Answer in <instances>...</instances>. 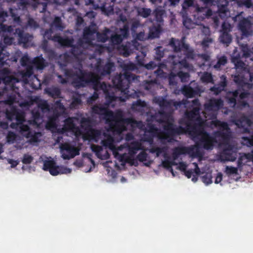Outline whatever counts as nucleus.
Returning <instances> with one entry per match:
<instances>
[{"instance_id": "774afa93", "label": "nucleus", "mask_w": 253, "mask_h": 253, "mask_svg": "<svg viewBox=\"0 0 253 253\" xmlns=\"http://www.w3.org/2000/svg\"><path fill=\"white\" fill-rule=\"evenodd\" d=\"M155 136L153 134H149L148 135L147 130L145 131L143 139L144 141L152 143L153 141V137Z\"/></svg>"}, {"instance_id": "0eeeda50", "label": "nucleus", "mask_w": 253, "mask_h": 253, "mask_svg": "<svg viewBox=\"0 0 253 253\" xmlns=\"http://www.w3.org/2000/svg\"><path fill=\"white\" fill-rule=\"evenodd\" d=\"M135 75L130 72H125L124 74L115 76L112 79L114 86L122 92H126L129 87L131 82L136 79Z\"/></svg>"}, {"instance_id": "4468645a", "label": "nucleus", "mask_w": 253, "mask_h": 253, "mask_svg": "<svg viewBox=\"0 0 253 253\" xmlns=\"http://www.w3.org/2000/svg\"><path fill=\"white\" fill-rule=\"evenodd\" d=\"M237 157V151L232 145L224 146L221 153L220 158L222 161L234 162Z\"/></svg>"}, {"instance_id": "f03ea898", "label": "nucleus", "mask_w": 253, "mask_h": 253, "mask_svg": "<svg viewBox=\"0 0 253 253\" xmlns=\"http://www.w3.org/2000/svg\"><path fill=\"white\" fill-rule=\"evenodd\" d=\"M192 140L195 142V147L197 148H203L207 150L213 149L214 144L217 142L215 137L211 136L201 126L188 132Z\"/></svg>"}, {"instance_id": "37998d69", "label": "nucleus", "mask_w": 253, "mask_h": 253, "mask_svg": "<svg viewBox=\"0 0 253 253\" xmlns=\"http://www.w3.org/2000/svg\"><path fill=\"white\" fill-rule=\"evenodd\" d=\"M234 82L238 85L243 86L245 84L244 77L241 75H235L233 78Z\"/></svg>"}, {"instance_id": "39448f33", "label": "nucleus", "mask_w": 253, "mask_h": 253, "mask_svg": "<svg viewBox=\"0 0 253 253\" xmlns=\"http://www.w3.org/2000/svg\"><path fill=\"white\" fill-rule=\"evenodd\" d=\"M184 103L181 101H175L173 99L168 100L159 97V116L163 115V118H173L174 111L180 107Z\"/></svg>"}, {"instance_id": "0e129e2a", "label": "nucleus", "mask_w": 253, "mask_h": 253, "mask_svg": "<svg viewBox=\"0 0 253 253\" xmlns=\"http://www.w3.org/2000/svg\"><path fill=\"white\" fill-rule=\"evenodd\" d=\"M148 156L147 153L144 151L141 152L136 157L137 160L141 162H144L146 160Z\"/></svg>"}, {"instance_id": "f3484780", "label": "nucleus", "mask_w": 253, "mask_h": 253, "mask_svg": "<svg viewBox=\"0 0 253 253\" xmlns=\"http://www.w3.org/2000/svg\"><path fill=\"white\" fill-rule=\"evenodd\" d=\"M126 147L128 149L129 157L128 160L132 161L133 164V161L135 160L133 158L137 152L141 150H143V146L141 142L138 141L131 142L130 144H126Z\"/></svg>"}, {"instance_id": "69168bd1", "label": "nucleus", "mask_w": 253, "mask_h": 253, "mask_svg": "<svg viewBox=\"0 0 253 253\" xmlns=\"http://www.w3.org/2000/svg\"><path fill=\"white\" fill-rule=\"evenodd\" d=\"M231 31V26L229 23H225L224 22L221 26V32L222 33H229Z\"/></svg>"}, {"instance_id": "09e8293b", "label": "nucleus", "mask_w": 253, "mask_h": 253, "mask_svg": "<svg viewBox=\"0 0 253 253\" xmlns=\"http://www.w3.org/2000/svg\"><path fill=\"white\" fill-rule=\"evenodd\" d=\"M10 13L11 17L13 19L14 23H16L19 25H21L22 23L21 19L17 14H15L12 8L10 9Z\"/></svg>"}, {"instance_id": "393cba45", "label": "nucleus", "mask_w": 253, "mask_h": 253, "mask_svg": "<svg viewBox=\"0 0 253 253\" xmlns=\"http://www.w3.org/2000/svg\"><path fill=\"white\" fill-rule=\"evenodd\" d=\"M101 144L105 148H108L113 151H115L117 150H121L122 149L120 147L117 149L114 144V139L113 137L110 135H107L106 138L101 141Z\"/></svg>"}, {"instance_id": "aec40b11", "label": "nucleus", "mask_w": 253, "mask_h": 253, "mask_svg": "<svg viewBox=\"0 0 253 253\" xmlns=\"http://www.w3.org/2000/svg\"><path fill=\"white\" fill-rule=\"evenodd\" d=\"M102 132L99 129L91 128L83 135L84 140H92L97 142L100 139Z\"/></svg>"}, {"instance_id": "b1692460", "label": "nucleus", "mask_w": 253, "mask_h": 253, "mask_svg": "<svg viewBox=\"0 0 253 253\" xmlns=\"http://www.w3.org/2000/svg\"><path fill=\"white\" fill-rule=\"evenodd\" d=\"M53 41L58 42L62 46L70 47L73 43V40L68 38H63L58 34L53 36Z\"/></svg>"}, {"instance_id": "a211bd4d", "label": "nucleus", "mask_w": 253, "mask_h": 253, "mask_svg": "<svg viewBox=\"0 0 253 253\" xmlns=\"http://www.w3.org/2000/svg\"><path fill=\"white\" fill-rule=\"evenodd\" d=\"M91 112L93 114L100 116L106 121L113 115V113L112 111L100 105H94L91 108Z\"/></svg>"}, {"instance_id": "de8ad7c7", "label": "nucleus", "mask_w": 253, "mask_h": 253, "mask_svg": "<svg viewBox=\"0 0 253 253\" xmlns=\"http://www.w3.org/2000/svg\"><path fill=\"white\" fill-rule=\"evenodd\" d=\"M54 107V109H56V110L58 111L59 110L62 113H64L65 111V107L60 100H58L55 102Z\"/></svg>"}, {"instance_id": "864d4df0", "label": "nucleus", "mask_w": 253, "mask_h": 253, "mask_svg": "<svg viewBox=\"0 0 253 253\" xmlns=\"http://www.w3.org/2000/svg\"><path fill=\"white\" fill-rule=\"evenodd\" d=\"M162 165L164 168H166V169H167L171 172L173 176L175 175L173 169L171 167V164H170V161L168 160H166L163 162Z\"/></svg>"}, {"instance_id": "c03bdc74", "label": "nucleus", "mask_w": 253, "mask_h": 253, "mask_svg": "<svg viewBox=\"0 0 253 253\" xmlns=\"http://www.w3.org/2000/svg\"><path fill=\"white\" fill-rule=\"evenodd\" d=\"M202 181L207 185L212 183V175L211 173L207 172L205 173L202 177Z\"/></svg>"}, {"instance_id": "20e7f679", "label": "nucleus", "mask_w": 253, "mask_h": 253, "mask_svg": "<svg viewBox=\"0 0 253 253\" xmlns=\"http://www.w3.org/2000/svg\"><path fill=\"white\" fill-rule=\"evenodd\" d=\"M233 123L238 127L243 129V133H247L249 136L242 137L243 144L248 147L253 146V129L250 130L246 126H250L253 124L252 120L247 116L243 115L239 118L234 119Z\"/></svg>"}, {"instance_id": "c9c22d12", "label": "nucleus", "mask_w": 253, "mask_h": 253, "mask_svg": "<svg viewBox=\"0 0 253 253\" xmlns=\"http://www.w3.org/2000/svg\"><path fill=\"white\" fill-rule=\"evenodd\" d=\"M121 53L125 57H128L131 53L129 46L126 45L122 44L119 47Z\"/></svg>"}, {"instance_id": "f8f14e48", "label": "nucleus", "mask_w": 253, "mask_h": 253, "mask_svg": "<svg viewBox=\"0 0 253 253\" xmlns=\"http://www.w3.org/2000/svg\"><path fill=\"white\" fill-rule=\"evenodd\" d=\"M76 119L74 117H68L64 121V125L61 128L60 132L62 133L66 132H72L76 136H79L82 134V131L79 126H77L74 121Z\"/></svg>"}, {"instance_id": "603ef678", "label": "nucleus", "mask_w": 253, "mask_h": 253, "mask_svg": "<svg viewBox=\"0 0 253 253\" xmlns=\"http://www.w3.org/2000/svg\"><path fill=\"white\" fill-rule=\"evenodd\" d=\"M16 137V134L14 132L10 131L6 136L7 141L9 143H13L15 141Z\"/></svg>"}, {"instance_id": "5fc2aeb1", "label": "nucleus", "mask_w": 253, "mask_h": 253, "mask_svg": "<svg viewBox=\"0 0 253 253\" xmlns=\"http://www.w3.org/2000/svg\"><path fill=\"white\" fill-rule=\"evenodd\" d=\"M183 24L186 28L190 29L193 27V23L190 18L186 17L183 19Z\"/></svg>"}, {"instance_id": "bb28decb", "label": "nucleus", "mask_w": 253, "mask_h": 253, "mask_svg": "<svg viewBox=\"0 0 253 253\" xmlns=\"http://www.w3.org/2000/svg\"><path fill=\"white\" fill-rule=\"evenodd\" d=\"M182 94L187 98H192L198 94V90L194 89L189 85H185L182 88Z\"/></svg>"}, {"instance_id": "052dcab7", "label": "nucleus", "mask_w": 253, "mask_h": 253, "mask_svg": "<svg viewBox=\"0 0 253 253\" xmlns=\"http://www.w3.org/2000/svg\"><path fill=\"white\" fill-rule=\"evenodd\" d=\"M146 103L144 101H142L141 99H138L136 101L134 102L132 105V108L133 109H136L137 107H144L146 106Z\"/></svg>"}, {"instance_id": "2f4dec72", "label": "nucleus", "mask_w": 253, "mask_h": 253, "mask_svg": "<svg viewBox=\"0 0 253 253\" xmlns=\"http://www.w3.org/2000/svg\"><path fill=\"white\" fill-rule=\"evenodd\" d=\"M40 134V132H36L32 130L26 134V138H29L30 142L36 143L39 141V136Z\"/></svg>"}, {"instance_id": "ddd939ff", "label": "nucleus", "mask_w": 253, "mask_h": 253, "mask_svg": "<svg viewBox=\"0 0 253 253\" xmlns=\"http://www.w3.org/2000/svg\"><path fill=\"white\" fill-rule=\"evenodd\" d=\"M238 29L243 37H249L253 34V26L252 22L248 18H244L238 23Z\"/></svg>"}, {"instance_id": "680f3d73", "label": "nucleus", "mask_w": 253, "mask_h": 253, "mask_svg": "<svg viewBox=\"0 0 253 253\" xmlns=\"http://www.w3.org/2000/svg\"><path fill=\"white\" fill-rule=\"evenodd\" d=\"M45 126L48 129H54L57 128V125L56 122L48 119Z\"/></svg>"}, {"instance_id": "e433bc0d", "label": "nucleus", "mask_w": 253, "mask_h": 253, "mask_svg": "<svg viewBox=\"0 0 253 253\" xmlns=\"http://www.w3.org/2000/svg\"><path fill=\"white\" fill-rule=\"evenodd\" d=\"M155 74H156V79H155L154 81H148L145 83L144 85V88L146 90H150L151 89H152L154 85V83L157 82V79L158 76V68L155 71Z\"/></svg>"}, {"instance_id": "3c124183", "label": "nucleus", "mask_w": 253, "mask_h": 253, "mask_svg": "<svg viewBox=\"0 0 253 253\" xmlns=\"http://www.w3.org/2000/svg\"><path fill=\"white\" fill-rule=\"evenodd\" d=\"M151 10L149 8H142L138 11V14L144 18L148 17L151 14Z\"/></svg>"}, {"instance_id": "8fccbe9b", "label": "nucleus", "mask_w": 253, "mask_h": 253, "mask_svg": "<svg viewBox=\"0 0 253 253\" xmlns=\"http://www.w3.org/2000/svg\"><path fill=\"white\" fill-rule=\"evenodd\" d=\"M38 107L41 109L42 112H47L50 110L49 105L45 100L42 101L38 104Z\"/></svg>"}, {"instance_id": "dca6fc26", "label": "nucleus", "mask_w": 253, "mask_h": 253, "mask_svg": "<svg viewBox=\"0 0 253 253\" xmlns=\"http://www.w3.org/2000/svg\"><path fill=\"white\" fill-rule=\"evenodd\" d=\"M64 71L65 76L67 78H71L76 77L74 80V83L76 84V85L78 87H80V84L81 83L80 80L81 77H82L83 75H85L87 72V71L84 70L82 67L78 69V70L76 71H74L72 69H64Z\"/></svg>"}, {"instance_id": "13d9d810", "label": "nucleus", "mask_w": 253, "mask_h": 253, "mask_svg": "<svg viewBox=\"0 0 253 253\" xmlns=\"http://www.w3.org/2000/svg\"><path fill=\"white\" fill-rule=\"evenodd\" d=\"M140 26V22L138 21H134L132 23L130 30L133 36L135 35L137 29Z\"/></svg>"}, {"instance_id": "6e6d98bb", "label": "nucleus", "mask_w": 253, "mask_h": 253, "mask_svg": "<svg viewBox=\"0 0 253 253\" xmlns=\"http://www.w3.org/2000/svg\"><path fill=\"white\" fill-rule=\"evenodd\" d=\"M9 73V71L7 69L4 68L2 70L1 74L4 76V78L3 79L4 82L9 83L11 81V78L10 77L8 76Z\"/></svg>"}, {"instance_id": "49530a36", "label": "nucleus", "mask_w": 253, "mask_h": 253, "mask_svg": "<svg viewBox=\"0 0 253 253\" xmlns=\"http://www.w3.org/2000/svg\"><path fill=\"white\" fill-rule=\"evenodd\" d=\"M177 76L181 79L182 82H186L190 77L189 74L182 71H179L177 73Z\"/></svg>"}, {"instance_id": "423d86ee", "label": "nucleus", "mask_w": 253, "mask_h": 253, "mask_svg": "<svg viewBox=\"0 0 253 253\" xmlns=\"http://www.w3.org/2000/svg\"><path fill=\"white\" fill-rule=\"evenodd\" d=\"M200 108L193 107L192 109L185 113V116L188 121L185 123L187 132L201 126H204L205 121L200 115Z\"/></svg>"}, {"instance_id": "4c0bfd02", "label": "nucleus", "mask_w": 253, "mask_h": 253, "mask_svg": "<svg viewBox=\"0 0 253 253\" xmlns=\"http://www.w3.org/2000/svg\"><path fill=\"white\" fill-rule=\"evenodd\" d=\"M0 29L3 32H7L9 34L13 33L15 34V32H14V26L11 25L8 26L6 24H3V23H0Z\"/></svg>"}, {"instance_id": "ea45409f", "label": "nucleus", "mask_w": 253, "mask_h": 253, "mask_svg": "<svg viewBox=\"0 0 253 253\" xmlns=\"http://www.w3.org/2000/svg\"><path fill=\"white\" fill-rule=\"evenodd\" d=\"M82 103L81 96L79 94L76 95H73L72 97V101L71 105L72 107L75 108L78 105H80Z\"/></svg>"}, {"instance_id": "1a4fd4ad", "label": "nucleus", "mask_w": 253, "mask_h": 253, "mask_svg": "<svg viewBox=\"0 0 253 253\" xmlns=\"http://www.w3.org/2000/svg\"><path fill=\"white\" fill-rule=\"evenodd\" d=\"M100 76L93 72L87 71L85 75H83L80 78L81 83L80 87H85L86 85L91 84L93 88L95 91L100 90Z\"/></svg>"}, {"instance_id": "5701e85b", "label": "nucleus", "mask_w": 253, "mask_h": 253, "mask_svg": "<svg viewBox=\"0 0 253 253\" xmlns=\"http://www.w3.org/2000/svg\"><path fill=\"white\" fill-rule=\"evenodd\" d=\"M14 33H16L18 37V42L23 43L25 46L27 45L32 40L33 37L28 33H25L22 29L16 28Z\"/></svg>"}, {"instance_id": "e2e57ef3", "label": "nucleus", "mask_w": 253, "mask_h": 253, "mask_svg": "<svg viewBox=\"0 0 253 253\" xmlns=\"http://www.w3.org/2000/svg\"><path fill=\"white\" fill-rule=\"evenodd\" d=\"M176 75L172 72H171L169 76V82L170 85H176L177 82L175 80Z\"/></svg>"}, {"instance_id": "9b49d317", "label": "nucleus", "mask_w": 253, "mask_h": 253, "mask_svg": "<svg viewBox=\"0 0 253 253\" xmlns=\"http://www.w3.org/2000/svg\"><path fill=\"white\" fill-rule=\"evenodd\" d=\"M102 63V60L100 58H98L96 63L94 65V70L99 76L110 75L114 67V63L109 61L104 65H103Z\"/></svg>"}, {"instance_id": "4d7b16f0", "label": "nucleus", "mask_w": 253, "mask_h": 253, "mask_svg": "<svg viewBox=\"0 0 253 253\" xmlns=\"http://www.w3.org/2000/svg\"><path fill=\"white\" fill-rule=\"evenodd\" d=\"M238 169L237 168L226 166L225 169V172L228 175H231L234 174H237Z\"/></svg>"}, {"instance_id": "9d476101", "label": "nucleus", "mask_w": 253, "mask_h": 253, "mask_svg": "<svg viewBox=\"0 0 253 253\" xmlns=\"http://www.w3.org/2000/svg\"><path fill=\"white\" fill-rule=\"evenodd\" d=\"M43 169L48 171L50 174L53 176L71 172V169L69 168L57 166L56 162L53 160H45L43 162Z\"/></svg>"}, {"instance_id": "a19ab883", "label": "nucleus", "mask_w": 253, "mask_h": 253, "mask_svg": "<svg viewBox=\"0 0 253 253\" xmlns=\"http://www.w3.org/2000/svg\"><path fill=\"white\" fill-rule=\"evenodd\" d=\"M32 130L30 129L29 126L27 125L22 124L19 126V132L21 135L26 137V134L28 132H31Z\"/></svg>"}, {"instance_id": "338daca9", "label": "nucleus", "mask_w": 253, "mask_h": 253, "mask_svg": "<svg viewBox=\"0 0 253 253\" xmlns=\"http://www.w3.org/2000/svg\"><path fill=\"white\" fill-rule=\"evenodd\" d=\"M33 160V157L28 154H24L22 162L24 164H30Z\"/></svg>"}, {"instance_id": "6ab92c4d", "label": "nucleus", "mask_w": 253, "mask_h": 253, "mask_svg": "<svg viewBox=\"0 0 253 253\" xmlns=\"http://www.w3.org/2000/svg\"><path fill=\"white\" fill-rule=\"evenodd\" d=\"M193 151L192 147L178 146L173 148L171 156L174 160H176L181 155L193 154Z\"/></svg>"}, {"instance_id": "2eb2a0df", "label": "nucleus", "mask_w": 253, "mask_h": 253, "mask_svg": "<svg viewBox=\"0 0 253 253\" xmlns=\"http://www.w3.org/2000/svg\"><path fill=\"white\" fill-rule=\"evenodd\" d=\"M62 157L64 160H69L79 154V150L68 143H64L60 146Z\"/></svg>"}, {"instance_id": "4be33fe9", "label": "nucleus", "mask_w": 253, "mask_h": 253, "mask_svg": "<svg viewBox=\"0 0 253 253\" xmlns=\"http://www.w3.org/2000/svg\"><path fill=\"white\" fill-rule=\"evenodd\" d=\"M214 134L215 137L221 138V143L224 146L231 145L230 144V141L231 138L230 130H218L215 132Z\"/></svg>"}, {"instance_id": "58836bf2", "label": "nucleus", "mask_w": 253, "mask_h": 253, "mask_svg": "<svg viewBox=\"0 0 253 253\" xmlns=\"http://www.w3.org/2000/svg\"><path fill=\"white\" fill-rule=\"evenodd\" d=\"M201 79L203 83H210L213 81L212 76L211 73L204 72L202 76Z\"/></svg>"}, {"instance_id": "72a5a7b5", "label": "nucleus", "mask_w": 253, "mask_h": 253, "mask_svg": "<svg viewBox=\"0 0 253 253\" xmlns=\"http://www.w3.org/2000/svg\"><path fill=\"white\" fill-rule=\"evenodd\" d=\"M220 41L224 44L228 45L232 40V36L230 34L226 33H222L219 37Z\"/></svg>"}, {"instance_id": "7ed1b4c3", "label": "nucleus", "mask_w": 253, "mask_h": 253, "mask_svg": "<svg viewBox=\"0 0 253 253\" xmlns=\"http://www.w3.org/2000/svg\"><path fill=\"white\" fill-rule=\"evenodd\" d=\"M162 123H164L163 130L161 132L159 129V140L161 139V133H163L165 138L170 141L176 136L187 132L186 128L174 124V118H164L163 120L159 118V124Z\"/></svg>"}, {"instance_id": "412c9836", "label": "nucleus", "mask_w": 253, "mask_h": 253, "mask_svg": "<svg viewBox=\"0 0 253 253\" xmlns=\"http://www.w3.org/2000/svg\"><path fill=\"white\" fill-rule=\"evenodd\" d=\"M223 106V101L221 99L212 98L205 104V108L209 111H216L221 108Z\"/></svg>"}, {"instance_id": "cd10ccee", "label": "nucleus", "mask_w": 253, "mask_h": 253, "mask_svg": "<svg viewBox=\"0 0 253 253\" xmlns=\"http://www.w3.org/2000/svg\"><path fill=\"white\" fill-rule=\"evenodd\" d=\"M46 93L54 99L61 97V91L58 87L52 86L45 89Z\"/></svg>"}, {"instance_id": "6e6552de", "label": "nucleus", "mask_w": 253, "mask_h": 253, "mask_svg": "<svg viewBox=\"0 0 253 253\" xmlns=\"http://www.w3.org/2000/svg\"><path fill=\"white\" fill-rule=\"evenodd\" d=\"M169 45L173 48L174 52H179L182 50L185 59H193L194 58V51L190 48L189 44L185 43L184 37H182L180 40L173 38H171Z\"/></svg>"}, {"instance_id": "79ce46f5", "label": "nucleus", "mask_w": 253, "mask_h": 253, "mask_svg": "<svg viewBox=\"0 0 253 253\" xmlns=\"http://www.w3.org/2000/svg\"><path fill=\"white\" fill-rule=\"evenodd\" d=\"M71 47H72L71 53L75 57L77 58L82 54L83 51L80 47L73 45V44Z\"/></svg>"}, {"instance_id": "a18cd8bd", "label": "nucleus", "mask_w": 253, "mask_h": 253, "mask_svg": "<svg viewBox=\"0 0 253 253\" xmlns=\"http://www.w3.org/2000/svg\"><path fill=\"white\" fill-rule=\"evenodd\" d=\"M137 69L136 66L132 62H129L125 64L123 66V70L125 72H130L134 71Z\"/></svg>"}, {"instance_id": "f257e3e1", "label": "nucleus", "mask_w": 253, "mask_h": 253, "mask_svg": "<svg viewBox=\"0 0 253 253\" xmlns=\"http://www.w3.org/2000/svg\"><path fill=\"white\" fill-rule=\"evenodd\" d=\"M106 122L109 126L110 130L118 135L126 130V125H130L133 127L135 126H139L142 124L141 121H137L132 118H125L122 113L120 112L115 114L113 113V115L108 118Z\"/></svg>"}, {"instance_id": "c85d7f7f", "label": "nucleus", "mask_w": 253, "mask_h": 253, "mask_svg": "<svg viewBox=\"0 0 253 253\" xmlns=\"http://www.w3.org/2000/svg\"><path fill=\"white\" fill-rule=\"evenodd\" d=\"M93 120L90 117H83L81 120V126L86 132L92 127Z\"/></svg>"}, {"instance_id": "a878e982", "label": "nucleus", "mask_w": 253, "mask_h": 253, "mask_svg": "<svg viewBox=\"0 0 253 253\" xmlns=\"http://www.w3.org/2000/svg\"><path fill=\"white\" fill-rule=\"evenodd\" d=\"M32 64L38 70H42L46 66L45 60L42 55L34 58Z\"/></svg>"}, {"instance_id": "bf43d9fd", "label": "nucleus", "mask_w": 253, "mask_h": 253, "mask_svg": "<svg viewBox=\"0 0 253 253\" xmlns=\"http://www.w3.org/2000/svg\"><path fill=\"white\" fill-rule=\"evenodd\" d=\"M148 127L149 130H147V133L153 134L158 137V128L155 127L153 125H149Z\"/></svg>"}, {"instance_id": "473e14b6", "label": "nucleus", "mask_w": 253, "mask_h": 253, "mask_svg": "<svg viewBox=\"0 0 253 253\" xmlns=\"http://www.w3.org/2000/svg\"><path fill=\"white\" fill-rule=\"evenodd\" d=\"M216 127H219L221 130L227 131L230 130L228 125L226 122H221L219 120L212 121V123Z\"/></svg>"}, {"instance_id": "f704fd0d", "label": "nucleus", "mask_w": 253, "mask_h": 253, "mask_svg": "<svg viewBox=\"0 0 253 253\" xmlns=\"http://www.w3.org/2000/svg\"><path fill=\"white\" fill-rule=\"evenodd\" d=\"M123 40V37L117 34H112L110 38V42L113 45L120 44Z\"/></svg>"}, {"instance_id": "c756f323", "label": "nucleus", "mask_w": 253, "mask_h": 253, "mask_svg": "<svg viewBox=\"0 0 253 253\" xmlns=\"http://www.w3.org/2000/svg\"><path fill=\"white\" fill-rule=\"evenodd\" d=\"M95 33V30L90 27H86L84 29L83 38L85 42L89 43L91 42V37Z\"/></svg>"}, {"instance_id": "7c9ffc66", "label": "nucleus", "mask_w": 253, "mask_h": 253, "mask_svg": "<svg viewBox=\"0 0 253 253\" xmlns=\"http://www.w3.org/2000/svg\"><path fill=\"white\" fill-rule=\"evenodd\" d=\"M217 61L215 65L213 66V68L217 70H220L221 67L224 66L227 63V57L225 55L217 57Z\"/></svg>"}]
</instances>
